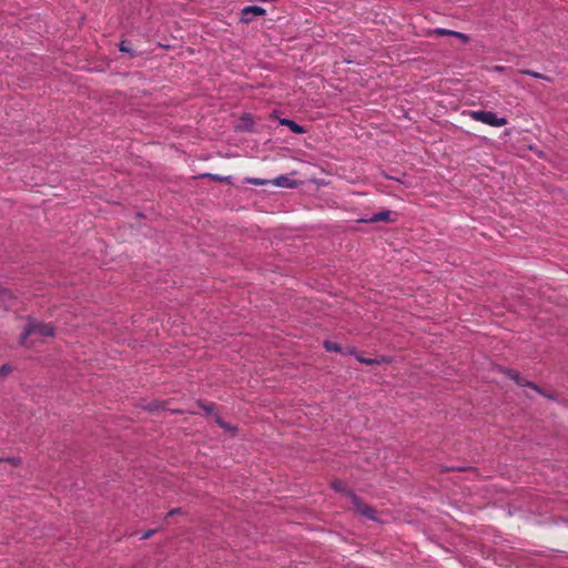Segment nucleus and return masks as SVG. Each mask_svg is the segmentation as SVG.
I'll list each match as a JSON object with an SVG mask.
<instances>
[{"instance_id":"obj_18","label":"nucleus","mask_w":568,"mask_h":568,"mask_svg":"<svg viewBox=\"0 0 568 568\" xmlns=\"http://www.w3.org/2000/svg\"><path fill=\"white\" fill-rule=\"evenodd\" d=\"M180 510H181L180 508L171 509V510L169 511V514H168V515H169V516H171V515H178V513H180Z\"/></svg>"},{"instance_id":"obj_16","label":"nucleus","mask_w":568,"mask_h":568,"mask_svg":"<svg viewBox=\"0 0 568 568\" xmlns=\"http://www.w3.org/2000/svg\"><path fill=\"white\" fill-rule=\"evenodd\" d=\"M154 532H155V530L150 529V530L145 531V532L141 536V539H143V540H144V539H148V538H150Z\"/></svg>"},{"instance_id":"obj_4","label":"nucleus","mask_w":568,"mask_h":568,"mask_svg":"<svg viewBox=\"0 0 568 568\" xmlns=\"http://www.w3.org/2000/svg\"><path fill=\"white\" fill-rule=\"evenodd\" d=\"M434 33L437 34V36H453V37H457V38L462 39L463 42L468 41V37L465 33H462V32H458V31L448 30V29H444V28L435 29Z\"/></svg>"},{"instance_id":"obj_22","label":"nucleus","mask_w":568,"mask_h":568,"mask_svg":"<svg viewBox=\"0 0 568 568\" xmlns=\"http://www.w3.org/2000/svg\"><path fill=\"white\" fill-rule=\"evenodd\" d=\"M352 497H353L354 503L357 504V497L355 495H353Z\"/></svg>"},{"instance_id":"obj_12","label":"nucleus","mask_w":568,"mask_h":568,"mask_svg":"<svg viewBox=\"0 0 568 568\" xmlns=\"http://www.w3.org/2000/svg\"><path fill=\"white\" fill-rule=\"evenodd\" d=\"M216 422L222 428L233 433L236 432L235 427H232L229 424L224 423L221 417H216Z\"/></svg>"},{"instance_id":"obj_8","label":"nucleus","mask_w":568,"mask_h":568,"mask_svg":"<svg viewBox=\"0 0 568 568\" xmlns=\"http://www.w3.org/2000/svg\"><path fill=\"white\" fill-rule=\"evenodd\" d=\"M523 74H527L529 77H532V78H536V79H542V80H546V81H551V79L549 77H546L539 72H536V71H532V70H523L521 71Z\"/></svg>"},{"instance_id":"obj_10","label":"nucleus","mask_w":568,"mask_h":568,"mask_svg":"<svg viewBox=\"0 0 568 568\" xmlns=\"http://www.w3.org/2000/svg\"><path fill=\"white\" fill-rule=\"evenodd\" d=\"M358 509H359V511L364 516H366V517H368L371 519H374L373 515H374L375 511H374V509L372 507H369V506H358Z\"/></svg>"},{"instance_id":"obj_17","label":"nucleus","mask_w":568,"mask_h":568,"mask_svg":"<svg viewBox=\"0 0 568 568\" xmlns=\"http://www.w3.org/2000/svg\"><path fill=\"white\" fill-rule=\"evenodd\" d=\"M8 462L14 466L19 465L21 459L20 458H17V457H13V458H9Z\"/></svg>"},{"instance_id":"obj_3","label":"nucleus","mask_w":568,"mask_h":568,"mask_svg":"<svg viewBox=\"0 0 568 568\" xmlns=\"http://www.w3.org/2000/svg\"><path fill=\"white\" fill-rule=\"evenodd\" d=\"M266 14V10L261 6H247L241 10L240 22L251 23L256 17H263Z\"/></svg>"},{"instance_id":"obj_21","label":"nucleus","mask_w":568,"mask_h":568,"mask_svg":"<svg viewBox=\"0 0 568 568\" xmlns=\"http://www.w3.org/2000/svg\"><path fill=\"white\" fill-rule=\"evenodd\" d=\"M528 385H529L530 387H532L534 389H536V390H538V392H539V389H538V387H537L536 385H534V384H531V383H529Z\"/></svg>"},{"instance_id":"obj_11","label":"nucleus","mask_w":568,"mask_h":568,"mask_svg":"<svg viewBox=\"0 0 568 568\" xmlns=\"http://www.w3.org/2000/svg\"><path fill=\"white\" fill-rule=\"evenodd\" d=\"M287 180H288V179H287L285 175H280V176L275 178V180H274V182H273V183H274L276 186H282V187H283V186H287V183H286V182H287Z\"/></svg>"},{"instance_id":"obj_2","label":"nucleus","mask_w":568,"mask_h":568,"mask_svg":"<svg viewBox=\"0 0 568 568\" xmlns=\"http://www.w3.org/2000/svg\"><path fill=\"white\" fill-rule=\"evenodd\" d=\"M31 335H39L41 337H51L54 335V327L48 323H40L37 321H30L26 331L21 335V344L26 343V339Z\"/></svg>"},{"instance_id":"obj_9","label":"nucleus","mask_w":568,"mask_h":568,"mask_svg":"<svg viewBox=\"0 0 568 568\" xmlns=\"http://www.w3.org/2000/svg\"><path fill=\"white\" fill-rule=\"evenodd\" d=\"M324 347L328 352H341V346L337 343L325 341Z\"/></svg>"},{"instance_id":"obj_20","label":"nucleus","mask_w":568,"mask_h":568,"mask_svg":"<svg viewBox=\"0 0 568 568\" xmlns=\"http://www.w3.org/2000/svg\"><path fill=\"white\" fill-rule=\"evenodd\" d=\"M254 183H255L256 185H262V184H264V181H262V180H257V179H256V180H254Z\"/></svg>"},{"instance_id":"obj_14","label":"nucleus","mask_w":568,"mask_h":568,"mask_svg":"<svg viewBox=\"0 0 568 568\" xmlns=\"http://www.w3.org/2000/svg\"><path fill=\"white\" fill-rule=\"evenodd\" d=\"M11 372V367L8 364H4L0 367V376H6Z\"/></svg>"},{"instance_id":"obj_5","label":"nucleus","mask_w":568,"mask_h":568,"mask_svg":"<svg viewBox=\"0 0 568 568\" xmlns=\"http://www.w3.org/2000/svg\"><path fill=\"white\" fill-rule=\"evenodd\" d=\"M280 123L282 125L290 128V130L296 134H303L306 132V130L302 125H300L298 123L291 119H282Z\"/></svg>"},{"instance_id":"obj_1","label":"nucleus","mask_w":568,"mask_h":568,"mask_svg":"<svg viewBox=\"0 0 568 568\" xmlns=\"http://www.w3.org/2000/svg\"><path fill=\"white\" fill-rule=\"evenodd\" d=\"M464 114L468 115L475 121L481 122L493 128H500L507 124L508 120L505 116H498L493 111L486 110H467Z\"/></svg>"},{"instance_id":"obj_7","label":"nucleus","mask_w":568,"mask_h":568,"mask_svg":"<svg viewBox=\"0 0 568 568\" xmlns=\"http://www.w3.org/2000/svg\"><path fill=\"white\" fill-rule=\"evenodd\" d=\"M356 359L361 363H364L366 365H379V364H383V363H389V358L385 357V356H382V357H378V358H366V357H363V356H356Z\"/></svg>"},{"instance_id":"obj_6","label":"nucleus","mask_w":568,"mask_h":568,"mask_svg":"<svg viewBox=\"0 0 568 568\" xmlns=\"http://www.w3.org/2000/svg\"><path fill=\"white\" fill-rule=\"evenodd\" d=\"M362 222H389L390 221V212L382 211L378 213H374L369 219H362Z\"/></svg>"},{"instance_id":"obj_13","label":"nucleus","mask_w":568,"mask_h":568,"mask_svg":"<svg viewBox=\"0 0 568 568\" xmlns=\"http://www.w3.org/2000/svg\"><path fill=\"white\" fill-rule=\"evenodd\" d=\"M201 176L202 178H209V179H211L213 181H222L224 179L221 175L212 174V173L202 174Z\"/></svg>"},{"instance_id":"obj_15","label":"nucleus","mask_w":568,"mask_h":568,"mask_svg":"<svg viewBox=\"0 0 568 568\" xmlns=\"http://www.w3.org/2000/svg\"><path fill=\"white\" fill-rule=\"evenodd\" d=\"M119 50L121 52H131L130 48L126 45L125 41H121L119 44Z\"/></svg>"},{"instance_id":"obj_19","label":"nucleus","mask_w":568,"mask_h":568,"mask_svg":"<svg viewBox=\"0 0 568 568\" xmlns=\"http://www.w3.org/2000/svg\"><path fill=\"white\" fill-rule=\"evenodd\" d=\"M511 378H514L517 383H519L518 374H510Z\"/></svg>"}]
</instances>
